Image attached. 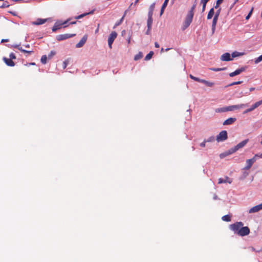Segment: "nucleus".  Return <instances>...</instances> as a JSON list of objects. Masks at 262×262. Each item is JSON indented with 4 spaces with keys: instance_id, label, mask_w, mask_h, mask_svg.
I'll use <instances>...</instances> for the list:
<instances>
[{
    "instance_id": "32",
    "label": "nucleus",
    "mask_w": 262,
    "mask_h": 262,
    "mask_svg": "<svg viewBox=\"0 0 262 262\" xmlns=\"http://www.w3.org/2000/svg\"><path fill=\"white\" fill-rule=\"evenodd\" d=\"M239 72V71H238V69H237L234 72L230 73L229 74V76L230 77H234L235 76L238 75L240 74Z\"/></svg>"
},
{
    "instance_id": "35",
    "label": "nucleus",
    "mask_w": 262,
    "mask_h": 262,
    "mask_svg": "<svg viewBox=\"0 0 262 262\" xmlns=\"http://www.w3.org/2000/svg\"><path fill=\"white\" fill-rule=\"evenodd\" d=\"M207 3H206L205 2L201 1V4L202 5V12H204L205 11Z\"/></svg>"
},
{
    "instance_id": "44",
    "label": "nucleus",
    "mask_w": 262,
    "mask_h": 262,
    "mask_svg": "<svg viewBox=\"0 0 262 262\" xmlns=\"http://www.w3.org/2000/svg\"><path fill=\"white\" fill-rule=\"evenodd\" d=\"M123 19H124V16H122V18L118 22H117L116 23L115 26H117L120 25L123 21Z\"/></svg>"
},
{
    "instance_id": "9",
    "label": "nucleus",
    "mask_w": 262,
    "mask_h": 262,
    "mask_svg": "<svg viewBox=\"0 0 262 262\" xmlns=\"http://www.w3.org/2000/svg\"><path fill=\"white\" fill-rule=\"evenodd\" d=\"M250 233V229L247 226L242 227V228L238 231V235L244 236L247 235Z\"/></svg>"
},
{
    "instance_id": "49",
    "label": "nucleus",
    "mask_w": 262,
    "mask_h": 262,
    "mask_svg": "<svg viewBox=\"0 0 262 262\" xmlns=\"http://www.w3.org/2000/svg\"><path fill=\"white\" fill-rule=\"evenodd\" d=\"M155 3H153V4H152L150 6L149 8V10L154 11V9H155Z\"/></svg>"
},
{
    "instance_id": "14",
    "label": "nucleus",
    "mask_w": 262,
    "mask_h": 262,
    "mask_svg": "<svg viewBox=\"0 0 262 262\" xmlns=\"http://www.w3.org/2000/svg\"><path fill=\"white\" fill-rule=\"evenodd\" d=\"M255 162V159L254 158H251L250 159H248L246 160V164L247 165L244 167V169L245 170H248L249 169L253 164Z\"/></svg>"
},
{
    "instance_id": "31",
    "label": "nucleus",
    "mask_w": 262,
    "mask_h": 262,
    "mask_svg": "<svg viewBox=\"0 0 262 262\" xmlns=\"http://www.w3.org/2000/svg\"><path fill=\"white\" fill-rule=\"evenodd\" d=\"M243 83L242 81H238L236 82H233L227 85L226 87L231 86L236 84H240Z\"/></svg>"
},
{
    "instance_id": "61",
    "label": "nucleus",
    "mask_w": 262,
    "mask_h": 262,
    "mask_svg": "<svg viewBox=\"0 0 262 262\" xmlns=\"http://www.w3.org/2000/svg\"><path fill=\"white\" fill-rule=\"evenodd\" d=\"M213 199L214 200H217V196L216 194L214 195V196L213 197Z\"/></svg>"
},
{
    "instance_id": "6",
    "label": "nucleus",
    "mask_w": 262,
    "mask_h": 262,
    "mask_svg": "<svg viewBox=\"0 0 262 262\" xmlns=\"http://www.w3.org/2000/svg\"><path fill=\"white\" fill-rule=\"evenodd\" d=\"M76 35L75 34H60L56 36V38L58 41H61L69 38L74 37Z\"/></svg>"
},
{
    "instance_id": "53",
    "label": "nucleus",
    "mask_w": 262,
    "mask_h": 262,
    "mask_svg": "<svg viewBox=\"0 0 262 262\" xmlns=\"http://www.w3.org/2000/svg\"><path fill=\"white\" fill-rule=\"evenodd\" d=\"M151 29V27H150L149 28H147V30L146 32V34L149 35L150 34Z\"/></svg>"
},
{
    "instance_id": "45",
    "label": "nucleus",
    "mask_w": 262,
    "mask_h": 262,
    "mask_svg": "<svg viewBox=\"0 0 262 262\" xmlns=\"http://www.w3.org/2000/svg\"><path fill=\"white\" fill-rule=\"evenodd\" d=\"M258 158H262V153L261 154L255 155V156L252 158L255 159V162Z\"/></svg>"
},
{
    "instance_id": "22",
    "label": "nucleus",
    "mask_w": 262,
    "mask_h": 262,
    "mask_svg": "<svg viewBox=\"0 0 262 262\" xmlns=\"http://www.w3.org/2000/svg\"><path fill=\"white\" fill-rule=\"evenodd\" d=\"M244 54V53L238 52H237V51H235V52H233L232 53L231 55H232V58H235V57H236L242 56Z\"/></svg>"
},
{
    "instance_id": "4",
    "label": "nucleus",
    "mask_w": 262,
    "mask_h": 262,
    "mask_svg": "<svg viewBox=\"0 0 262 262\" xmlns=\"http://www.w3.org/2000/svg\"><path fill=\"white\" fill-rule=\"evenodd\" d=\"M221 12V9L218 10L215 13L214 16L213 17L212 22V27H211V30H212V34H213L215 30V27L216 25V23L218 20L219 16L220 15V13Z\"/></svg>"
},
{
    "instance_id": "59",
    "label": "nucleus",
    "mask_w": 262,
    "mask_h": 262,
    "mask_svg": "<svg viewBox=\"0 0 262 262\" xmlns=\"http://www.w3.org/2000/svg\"><path fill=\"white\" fill-rule=\"evenodd\" d=\"M8 41H9V39H3L1 40V42H8Z\"/></svg>"
},
{
    "instance_id": "43",
    "label": "nucleus",
    "mask_w": 262,
    "mask_h": 262,
    "mask_svg": "<svg viewBox=\"0 0 262 262\" xmlns=\"http://www.w3.org/2000/svg\"><path fill=\"white\" fill-rule=\"evenodd\" d=\"M215 139L213 136L210 137L208 139L206 140V142H211L214 141Z\"/></svg>"
},
{
    "instance_id": "48",
    "label": "nucleus",
    "mask_w": 262,
    "mask_h": 262,
    "mask_svg": "<svg viewBox=\"0 0 262 262\" xmlns=\"http://www.w3.org/2000/svg\"><path fill=\"white\" fill-rule=\"evenodd\" d=\"M139 1V0H136L134 4L132 3L129 7V9H132L133 6L136 5L138 3Z\"/></svg>"
},
{
    "instance_id": "40",
    "label": "nucleus",
    "mask_w": 262,
    "mask_h": 262,
    "mask_svg": "<svg viewBox=\"0 0 262 262\" xmlns=\"http://www.w3.org/2000/svg\"><path fill=\"white\" fill-rule=\"evenodd\" d=\"M14 48L18 49L21 52H26V50L23 49L21 47L19 46V45H15L14 46Z\"/></svg>"
},
{
    "instance_id": "19",
    "label": "nucleus",
    "mask_w": 262,
    "mask_h": 262,
    "mask_svg": "<svg viewBox=\"0 0 262 262\" xmlns=\"http://www.w3.org/2000/svg\"><path fill=\"white\" fill-rule=\"evenodd\" d=\"M228 111H229L228 106L217 108L215 110L216 113H223V112H228Z\"/></svg>"
},
{
    "instance_id": "25",
    "label": "nucleus",
    "mask_w": 262,
    "mask_h": 262,
    "mask_svg": "<svg viewBox=\"0 0 262 262\" xmlns=\"http://www.w3.org/2000/svg\"><path fill=\"white\" fill-rule=\"evenodd\" d=\"M222 219L225 222H230L231 221V215L228 214L224 215L222 217Z\"/></svg>"
},
{
    "instance_id": "17",
    "label": "nucleus",
    "mask_w": 262,
    "mask_h": 262,
    "mask_svg": "<svg viewBox=\"0 0 262 262\" xmlns=\"http://www.w3.org/2000/svg\"><path fill=\"white\" fill-rule=\"evenodd\" d=\"M3 60H4L6 64L8 66L13 67L15 65L14 62L11 59L4 57Z\"/></svg>"
},
{
    "instance_id": "10",
    "label": "nucleus",
    "mask_w": 262,
    "mask_h": 262,
    "mask_svg": "<svg viewBox=\"0 0 262 262\" xmlns=\"http://www.w3.org/2000/svg\"><path fill=\"white\" fill-rule=\"evenodd\" d=\"M248 104L247 103L241 104H238V105H233L229 106L228 108H229V111H233L235 110L244 108L245 107L248 106Z\"/></svg>"
},
{
    "instance_id": "23",
    "label": "nucleus",
    "mask_w": 262,
    "mask_h": 262,
    "mask_svg": "<svg viewBox=\"0 0 262 262\" xmlns=\"http://www.w3.org/2000/svg\"><path fill=\"white\" fill-rule=\"evenodd\" d=\"M214 14V8H212L210 10V11L208 12V14L207 15V19H211L213 17Z\"/></svg>"
},
{
    "instance_id": "56",
    "label": "nucleus",
    "mask_w": 262,
    "mask_h": 262,
    "mask_svg": "<svg viewBox=\"0 0 262 262\" xmlns=\"http://www.w3.org/2000/svg\"><path fill=\"white\" fill-rule=\"evenodd\" d=\"M238 1V0H235L234 1V2L233 3V4L230 7V9H231L234 6V5Z\"/></svg>"
},
{
    "instance_id": "7",
    "label": "nucleus",
    "mask_w": 262,
    "mask_h": 262,
    "mask_svg": "<svg viewBox=\"0 0 262 262\" xmlns=\"http://www.w3.org/2000/svg\"><path fill=\"white\" fill-rule=\"evenodd\" d=\"M117 33L115 31H113L110 35L108 38V45L109 48L111 49L112 48V45L114 40L117 37Z\"/></svg>"
},
{
    "instance_id": "8",
    "label": "nucleus",
    "mask_w": 262,
    "mask_h": 262,
    "mask_svg": "<svg viewBox=\"0 0 262 262\" xmlns=\"http://www.w3.org/2000/svg\"><path fill=\"white\" fill-rule=\"evenodd\" d=\"M261 104H262V100H260V101H257L256 102V103H255L254 104H253L251 107L249 108H248L247 110H246L244 112H243V114H247L249 112H252V111H253L254 109L256 108L257 107H258L259 106H260Z\"/></svg>"
},
{
    "instance_id": "47",
    "label": "nucleus",
    "mask_w": 262,
    "mask_h": 262,
    "mask_svg": "<svg viewBox=\"0 0 262 262\" xmlns=\"http://www.w3.org/2000/svg\"><path fill=\"white\" fill-rule=\"evenodd\" d=\"M9 57H10V59H11L12 60L16 58V56H15V54L13 53H12L10 54Z\"/></svg>"
},
{
    "instance_id": "51",
    "label": "nucleus",
    "mask_w": 262,
    "mask_h": 262,
    "mask_svg": "<svg viewBox=\"0 0 262 262\" xmlns=\"http://www.w3.org/2000/svg\"><path fill=\"white\" fill-rule=\"evenodd\" d=\"M68 60H66L63 62V69H66L68 64Z\"/></svg>"
},
{
    "instance_id": "42",
    "label": "nucleus",
    "mask_w": 262,
    "mask_h": 262,
    "mask_svg": "<svg viewBox=\"0 0 262 262\" xmlns=\"http://www.w3.org/2000/svg\"><path fill=\"white\" fill-rule=\"evenodd\" d=\"M247 68V67L245 66V67H242V68L238 69V71H239V74L245 71L246 70Z\"/></svg>"
},
{
    "instance_id": "1",
    "label": "nucleus",
    "mask_w": 262,
    "mask_h": 262,
    "mask_svg": "<svg viewBox=\"0 0 262 262\" xmlns=\"http://www.w3.org/2000/svg\"><path fill=\"white\" fill-rule=\"evenodd\" d=\"M193 15L194 12H192V11H188L182 27L183 31L187 28L192 23Z\"/></svg>"
},
{
    "instance_id": "16",
    "label": "nucleus",
    "mask_w": 262,
    "mask_h": 262,
    "mask_svg": "<svg viewBox=\"0 0 262 262\" xmlns=\"http://www.w3.org/2000/svg\"><path fill=\"white\" fill-rule=\"evenodd\" d=\"M224 183H228L231 184L232 183V180L228 177H226L225 179L220 178L219 179V184H222Z\"/></svg>"
},
{
    "instance_id": "50",
    "label": "nucleus",
    "mask_w": 262,
    "mask_h": 262,
    "mask_svg": "<svg viewBox=\"0 0 262 262\" xmlns=\"http://www.w3.org/2000/svg\"><path fill=\"white\" fill-rule=\"evenodd\" d=\"M87 14V13H84V14H81L79 16H77L75 17L76 19H79V18H81L82 17H83V16H85Z\"/></svg>"
},
{
    "instance_id": "29",
    "label": "nucleus",
    "mask_w": 262,
    "mask_h": 262,
    "mask_svg": "<svg viewBox=\"0 0 262 262\" xmlns=\"http://www.w3.org/2000/svg\"><path fill=\"white\" fill-rule=\"evenodd\" d=\"M232 154L233 153H229V149L227 151H225V152L221 154L220 155V157L221 158H224V157H225L229 155Z\"/></svg>"
},
{
    "instance_id": "64",
    "label": "nucleus",
    "mask_w": 262,
    "mask_h": 262,
    "mask_svg": "<svg viewBox=\"0 0 262 262\" xmlns=\"http://www.w3.org/2000/svg\"><path fill=\"white\" fill-rule=\"evenodd\" d=\"M164 51H165V50H164V49H163V48H161V53H162V52H163Z\"/></svg>"
},
{
    "instance_id": "30",
    "label": "nucleus",
    "mask_w": 262,
    "mask_h": 262,
    "mask_svg": "<svg viewBox=\"0 0 262 262\" xmlns=\"http://www.w3.org/2000/svg\"><path fill=\"white\" fill-rule=\"evenodd\" d=\"M203 83L206 84L207 86H209V87H212L214 84V83L206 81L205 80H204V81H203Z\"/></svg>"
},
{
    "instance_id": "24",
    "label": "nucleus",
    "mask_w": 262,
    "mask_h": 262,
    "mask_svg": "<svg viewBox=\"0 0 262 262\" xmlns=\"http://www.w3.org/2000/svg\"><path fill=\"white\" fill-rule=\"evenodd\" d=\"M154 55L153 51H150L149 53L145 56L144 60L146 61L150 60Z\"/></svg>"
},
{
    "instance_id": "58",
    "label": "nucleus",
    "mask_w": 262,
    "mask_h": 262,
    "mask_svg": "<svg viewBox=\"0 0 262 262\" xmlns=\"http://www.w3.org/2000/svg\"><path fill=\"white\" fill-rule=\"evenodd\" d=\"M155 46L156 48H159L160 47L159 44L157 42H155Z\"/></svg>"
},
{
    "instance_id": "2",
    "label": "nucleus",
    "mask_w": 262,
    "mask_h": 262,
    "mask_svg": "<svg viewBox=\"0 0 262 262\" xmlns=\"http://www.w3.org/2000/svg\"><path fill=\"white\" fill-rule=\"evenodd\" d=\"M248 141H249L248 139H246V140L242 141L238 144H237L234 147L230 148L229 149V153H234L235 152L237 151L240 148L244 147L246 145V144L248 142Z\"/></svg>"
},
{
    "instance_id": "5",
    "label": "nucleus",
    "mask_w": 262,
    "mask_h": 262,
    "mask_svg": "<svg viewBox=\"0 0 262 262\" xmlns=\"http://www.w3.org/2000/svg\"><path fill=\"white\" fill-rule=\"evenodd\" d=\"M228 138L227 132L226 130H222L216 136V140L217 142L224 141Z\"/></svg>"
},
{
    "instance_id": "63",
    "label": "nucleus",
    "mask_w": 262,
    "mask_h": 262,
    "mask_svg": "<svg viewBox=\"0 0 262 262\" xmlns=\"http://www.w3.org/2000/svg\"><path fill=\"white\" fill-rule=\"evenodd\" d=\"M128 11V10H126L125 12H124V15L123 16H124V17H125V15L126 14V13Z\"/></svg>"
},
{
    "instance_id": "21",
    "label": "nucleus",
    "mask_w": 262,
    "mask_h": 262,
    "mask_svg": "<svg viewBox=\"0 0 262 262\" xmlns=\"http://www.w3.org/2000/svg\"><path fill=\"white\" fill-rule=\"evenodd\" d=\"M68 21H64L63 23H62V24H60V25H55L53 28H52V31L53 32H55L56 31V30H57L58 29H59L61 28V25H64L66 24L67 23Z\"/></svg>"
},
{
    "instance_id": "18",
    "label": "nucleus",
    "mask_w": 262,
    "mask_h": 262,
    "mask_svg": "<svg viewBox=\"0 0 262 262\" xmlns=\"http://www.w3.org/2000/svg\"><path fill=\"white\" fill-rule=\"evenodd\" d=\"M46 21V19L38 18L35 21L33 22L32 24L35 25H39L45 23Z\"/></svg>"
},
{
    "instance_id": "36",
    "label": "nucleus",
    "mask_w": 262,
    "mask_h": 262,
    "mask_svg": "<svg viewBox=\"0 0 262 262\" xmlns=\"http://www.w3.org/2000/svg\"><path fill=\"white\" fill-rule=\"evenodd\" d=\"M196 6V0H195V1L193 3V5L192 6L190 10L189 11H192V12H194V10L195 9Z\"/></svg>"
},
{
    "instance_id": "33",
    "label": "nucleus",
    "mask_w": 262,
    "mask_h": 262,
    "mask_svg": "<svg viewBox=\"0 0 262 262\" xmlns=\"http://www.w3.org/2000/svg\"><path fill=\"white\" fill-rule=\"evenodd\" d=\"M47 57L46 55L42 56L41 58V62L43 64H46L47 63Z\"/></svg>"
},
{
    "instance_id": "38",
    "label": "nucleus",
    "mask_w": 262,
    "mask_h": 262,
    "mask_svg": "<svg viewBox=\"0 0 262 262\" xmlns=\"http://www.w3.org/2000/svg\"><path fill=\"white\" fill-rule=\"evenodd\" d=\"M223 1L224 0H217L216 2V5L214 6V8H217L219 7L220 5H221L223 3Z\"/></svg>"
},
{
    "instance_id": "3",
    "label": "nucleus",
    "mask_w": 262,
    "mask_h": 262,
    "mask_svg": "<svg viewBox=\"0 0 262 262\" xmlns=\"http://www.w3.org/2000/svg\"><path fill=\"white\" fill-rule=\"evenodd\" d=\"M244 224L241 222H237L230 225V229L234 231L235 234H238V231L242 228Z\"/></svg>"
},
{
    "instance_id": "41",
    "label": "nucleus",
    "mask_w": 262,
    "mask_h": 262,
    "mask_svg": "<svg viewBox=\"0 0 262 262\" xmlns=\"http://www.w3.org/2000/svg\"><path fill=\"white\" fill-rule=\"evenodd\" d=\"M247 68V67L245 66V67H242V68L238 69V71H239V74L245 71L246 70Z\"/></svg>"
},
{
    "instance_id": "52",
    "label": "nucleus",
    "mask_w": 262,
    "mask_h": 262,
    "mask_svg": "<svg viewBox=\"0 0 262 262\" xmlns=\"http://www.w3.org/2000/svg\"><path fill=\"white\" fill-rule=\"evenodd\" d=\"M9 5L8 4V3L6 2L5 3L3 4V5L1 7V8H6L8 7Z\"/></svg>"
},
{
    "instance_id": "34",
    "label": "nucleus",
    "mask_w": 262,
    "mask_h": 262,
    "mask_svg": "<svg viewBox=\"0 0 262 262\" xmlns=\"http://www.w3.org/2000/svg\"><path fill=\"white\" fill-rule=\"evenodd\" d=\"M261 61H262V55L255 59L254 63L255 64H257Z\"/></svg>"
},
{
    "instance_id": "57",
    "label": "nucleus",
    "mask_w": 262,
    "mask_h": 262,
    "mask_svg": "<svg viewBox=\"0 0 262 262\" xmlns=\"http://www.w3.org/2000/svg\"><path fill=\"white\" fill-rule=\"evenodd\" d=\"M23 53H28V54H31V53H33V51H27L26 50V52H24Z\"/></svg>"
},
{
    "instance_id": "27",
    "label": "nucleus",
    "mask_w": 262,
    "mask_h": 262,
    "mask_svg": "<svg viewBox=\"0 0 262 262\" xmlns=\"http://www.w3.org/2000/svg\"><path fill=\"white\" fill-rule=\"evenodd\" d=\"M152 17H148L147 21V28L152 27Z\"/></svg>"
},
{
    "instance_id": "15",
    "label": "nucleus",
    "mask_w": 262,
    "mask_h": 262,
    "mask_svg": "<svg viewBox=\"0 0 262 262\" xmlns=\"http://www.w3.org/2000/svg\"><path fill=\"white\" fill-rule=\"evenodd\" d=\"M236 119L235 118H229L226 120L223 123L224 125H228L233 124Z\"/></svg>"
},
{
    "instance_id": "62",
    "label": "nucleus",
    "mask_w": 262,
    "mask_h": 262,
    "mask_svg": "<svg viewBox=\"0 0 262 262\" xmlns=\"http://www.w3.org/2000/svg\"><path fill=\"white\" fill-rule=\"evenodd\" d=\"M189 77H190V78L191 79H193L194 76H193L192 75L190 74V75H189Z\"/></svg>"
},
{
    "instance_id": "60",
    "label": "nucleus",
    "mask_w": 262,
    "mask_h": 262,
    "mask_svg": "<svg viewBox=\"0 0 262 262\" xmlns=\"http://www.w3.org/2000/svg\"><path fill=\"white\" fill-rule=\"evenodd\" d=\"M76 23V21H72V22H70V25H73V24H75Z\"/></svg>"
},
{
    "instance_id": "28",
    "label": "nucleus",
    "mask_w": 262,
    "mask_h": 262,
    "mask_svg": "<svg viewBox=\"0 0 262 262\" xmlns=\"http://www.w3.org/2000/svg\"><path fill=\"white\" fill-rule=\"evenodd\" d=\"M227 69V68H210V69L211 70V71H215V72H219V71H224V70H225L226 69Z\"/></svg>"
},
{
    "instance_id": "39",
    "label": "nucleus",
    "mask_w": 262,
    "mask_h": 262,
    "mask_svg": "<svg viewBox=\"0 0 262 262\" xmlns=\"http://www.w3.org/2000/svg\"><path fill=\"white\" fill-rule=\"evenodd\" d=\"M55 52L54 51H51L50 54L48 55V58L51 59L55 55Z\"/></svg>"
},
{
    "instance_id": "37",
    "label": "nucleus",
    "mask_w": 262,
    "mask_h": 262,
    "mask_svg": "<svg viewBox=\"0 0 262 262\" xmlns=\"http://www.w3.org/2000/svg\"><path fill=\"white\" fill-rule=\"evenodd\" d=\"M253 9H254V8L252 7L251 9V10L250 11V12H249L248 14L247 15V16L246 17V20H248L250 18V17H251L252 13H253Z\"/></svg>"
},
{
    "instance_id": "20",
    "label": "nucleus",
    "mask_w": 262,
    "mask_h": 262,
    "mask_svg": "<svg viewBox=\"0 0 262 262\" xmlns=\"http://www.w3.org/2000/svg\"><path fill=\"white\" fill-rule=\"evenodd\" d=\"M168 1H169V0H165L164 3L163 4V5L162 6L161 9L160 15H162L163 14L164 9L167 5Z\"/></svg>"
},
{
    "instance_id": "54",
    "label": "nucleus",
    "mask_w": 262,
    "mask_h": 262,
    "mask_svg": "<svg viewBox=\"0 0 262 262\" xmlns=\"http://www.w3.org/2000/svg\"><path fill=\"white\" fill-rule=\"evenodd\" d=\"M206 140H205L202 143H201L200 144V146L201 147H204L206 145Z\"/></svg>"
},
{
    "instance_id": "11",
    "label": "nucleus",
    "mask_w": 262,
    "mask_h": 262,
    "mask_svg": "<svg viewBox=\"0 0 262 262\" xmlns=\"http://www.w3.org/2000/svg\"><path fill=\"white\" fill-rule=\"evenodd\" d=\"M261 209H262V203L251 208L249 210L248 212L249 213H253L258 212Z\"/></svg>"
},
{
    "instance_id": "13",
    "label": "nucleus",
    "mask_w": 262,
    "mask_h": 262,
    "mask_svg": "<svg viewBox=\"0 0 262 262\" xmlns=\"http://www.w3.org/2000/svg\"><path fill=\"white\" fill-rule=\"evenodd\" d=\"M232 58H231V55L229 53H226L223 54L221 57V60L222 61H231L232 60Z\"/></svg>"
},
{
    "instance_id": "12",
    "label": "nucleus",
    "mask_w": 262,
    "mask_h": 262,
    "mask_svg": "<svg viewBox=\"0 0 262 262\" xmlns=\"http://www.w3.org/2000/svg\"><path fill=\"white\" fill-rule=\"evenodd\" d=\"M87 39H88V35H84L83 36V37L81 39L80 41L76 45V47L77 48H79L82 47L86 42Z\"/></svg>"
},
{
    "instance_id": "55",
    "label": "nucleus",
    "mask_w": 262,
    "mask_h": 262,
    "mask_svg": "<svg viewBox=\"0 0 262 262\" xmlns=\"http://www.w3.org/2000/svg\"><path fill=\"white\" fill-rule=\"evenodd\" d=\"M204 81V79H201L197 77V79H196V81H198V82H201V83H203V81Z\"/></svg>"
},
{
    "instance_id": "26",
    "label": "nucleus",
    "mask_w": 262,
    "mask_h": 262,
    "mask_svg": "<svg viewBox=\"0 0 262 262\" xmlns=\"http://www.w3.org/2000/svg\"><path fill=\"white\" fill-rule=\"evenodd\" d=\"M143 57V54L141 52H140L138 54L136 55L134 57L135 60H138Z\"/></svg>"
},
{
    "instance_id": "46",
    "label": "nucleus",
    "mask_w": 262,
    "mask_h": 262,
    "mask_svg": "<svg viewBox=\"0 0 262 262\" xmlns=\"http://www.w3.org/2000/svg\"><path fill=\"white\" fill-rule=\"evenodd\" d=\"M153 12L154 11L149 10L148 13V17H152Z\"/></svg>"
}]
</instances>
